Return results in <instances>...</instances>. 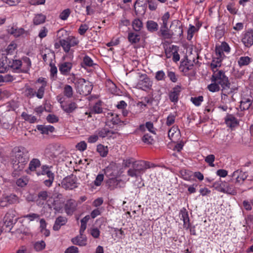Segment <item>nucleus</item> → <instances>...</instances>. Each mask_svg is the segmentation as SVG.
<instances>
[{
  "mask_svg": "<svg viewBox=\"0 0 253 253\" xmlns=\"http://www.w3.org/2000/svg\"><path fill=\"white\" fill-rule=\"evenodd\" d=\"M72 67L71 62H65L59 65V70L60 73L64 75H66L70 72Z\"/></svg>",
  "mask_w": 253,
  "mask_h": 253,
  "instance_id": "2eb2a0df",
  "label": "nucleus"
},
{
  "mask_svg": "<svg viewBox=\"0 0 253 253\" xmlns=\"http://www.w3.org/2000/svg\"><path fill=\"white\" fill-rule=\"evenodd\" d=\"M67 222V219L66 217L59 216L55 220L53 226V229L54 231H58L60 227L64 225Z\"/></svg>",
  "mask_w": 253,
  "mask_h": 253,
  "instance_id": "4468645a",
  "label": "nucleus"
},
{
  "mask_svg": "<svg viewBox=\"0 0 253 253\" xmlns=\"http://www.w3.org/2000/svg\"><path fill=\"white\" fill-rule=\"evenodd\" d=\"M187 60H188V59H187ZM193 68V64H189V62L187 61L186 63H185V65L183 67V68L182 70V71L186 74L189 71L192 70Z\"/></svg>",
  "mask_w": 253,
  "mask_h": 253,
  "instance_id": "603ef678",
  "label": "nucleus"
},
{
  "mask_svg": "<svg viewBox=\"0 0 253 253\" xmlns=\"http://www.w3.org/2000/svg\"><path fill=\"white\" fill-rule=\"evenodd\" d=\"M181 92V86L177 85L172 88V91L169 94V98L171 102L177 103L178 100V96Z\"/></svg>",
  "mask_w": 253,
  "mask_h": 253,
  "instance_id": "0eeeda50",
  "label": "nucleus"
},
{
  "mask_svg": "<svg viewBox=\"0 0 253 253\" xmlns=\"http://www.w3.org/2000/svg\"><path fill=\"white\" fill-rule=\"evenodd\" d=\"M149 163L144 161H137L132 163V168L129 169L127 174L130 177L137 178L149 168Z\"/></svg>",
  "mask_w": 253,
  "mask_h": 253,
  "instance_id": "7ed1b4c3",
  "label": "nucleus"
},
{
  "mask_svg": "<svg viewBox=\"0 0 253 253\" xmlns=\"http://www.w3.org/2000/svg\"><path fill=\"white\" fill-rule=\"evenodd\" d=\"M97 151L99 153L101 157H105L107 156L108 152L107 146L100 144L97 146Z\"/></svg>",
  "mask_w": 253,
  "mask_h": 253,
  "instance_id": "c85d7f7f",
  "label": "nucleus"
},
{
  "mask_svg": "<svg viewBox=\"0 0 253 253\" xmlns=\"http://www.w3.org/2000/svg\"><path fill=\"white\" fill-rule=\"evenodd\" d=\"M165 78V74L163 71H159L156 72L155 78L157 81L163 80Z\"/></svg>",
  "mask_w": 253,
  "mask_h": 253,
  "instance_id": "13d9d810",
  "label": "nucleus"
},
{
  "mask_svg": "<svg viewBox=\"0 0 253 253\" xmlns=\"http://www.w3.org/2000/svg\"><path fill=\"white\" fill-rule=\"evenodd\" d=\"M175 116L171 114L169 115L167 118L166 125L168 126L172 125L175 122Z\"/></svg>",
  "mask_w": 253,
  "mask_h": 253,
  "instance_id": "4d7b16f0",
  "label": "nucleus"
},
{
  "mask_svg": "<svg viewBox=\"0 0 253 253\" xmlns=\"http://www.w3.org/2000/svg\"><path fill=\"white\" fill-rule=\"evenodd\" d=\"M76 148L81 151H84L86 149V143L84 141H81L76 145Z\"/></svg>",
  "mask_w": 253,
  "mask_h": 253,
  "instance_id": "bf43d9fd",
  "label": "nucleus"
},
{
  "mask_svg": "<svg viewBox=\"0 0 253 253\" xmlns=\"http://www.w3.org/2000/svg\"><path fill=\"white\" fill-rule=\"evenodd\" d=\"M224 34V25L222 24L216 27L215 36L218 38L222 37Z\"/></svg>",
  "mask_w": 253,
  "mask_h": 253,
  "instance_id": "58836bf2",
  "label": "nucleus"
},
{
  "mask_svg": "<svg viewBox=\"0 0 253 253\" xmlns=\"http://www.w3.org/2000/svg\"><path fill=\"white\" fill-rule=\"evenodd\" d=\"M252 104L251 101L250 99H247L245 101H241L240 102V107L242 111L246 110L249 109Z\"/></svg>",
  "mask_w": 253,
  "mask_h": 253,
  "instance_id": "c9c22d12",
  "label": "nucleus"
},
{
  "mask_svg": "<svg viewBox=\"0 0 253 253\" xmlns=\"http://www.w3.org/2000/svg\"><path fill=\"white\" fill-rule=\"evenodd\" d=\"M95 65L93 62V60L88 55H85L83 58V62L81 63V66L83 68H85V66L92 67Z\"/></svg>",
  "mask_w": 253,
  "mask_h": 253,
  "instance_id": "393cba45",
  "label": "nucleus"
},
{
  "mask_svg": "<svg viewBox=\"0 0 253 253\" xmlns=\"http://www.w3.org/2000/svg\"><path fill=\"white\" fill-rule=\"evenodd\" d=\"M21 117L25 121H28L30 123H34L37 120V118L35 116L29 115L25 112H23L22 113Z\"/></svg>",
  "mask_w": 253,
  "mask_h": 253,
  "instance_id": "4c0bfd02",
  "label": "nucleus"
},
{
  "mask_svg": "<svg viewBox=\"0 0 253 253\" xmlns=\"http://www.w3.org/2000/svg\"><path fill=\"white\" fill-rule=\"evenodd\" d=\"M158 24L153 20H148L146 23V28L148 31L154 32L158 30Z\"/></svg>",
  "mask_w": 253,
  "mask_h": 253,
  "instance_id": "5701e85b",
  "label": "nucleus"
},
{
  "mask_svg": "<svg viewBox=\"0 0 253 253\" xmlns=\"http://www.w3.org/2000/svg\"><path fill=\"white\" fill-rule=\"evenodd\" d=\"M90 218V216L89 215H86L83 219H81V225L80 229V233L82 235L84 233V230L86 228V223L88 222V220Z\"/></svg>",
  "mask_w": 253,
  "mask_h": 253,
  "instance_id": "2f4dec72",
  "label": "nucleus"
},
{
  "mask_svg": "<svg viewBox=\"0 0 253 253\" xmlns=\"http://www.w3.org/2000/svg\"><path fill=\"white\" fill-rule=\"evenodd\" d=\"M38 198L43 201H45L48 198V193L46 191H41L38 194Z\"/></svg>",
  "mask_w": 253,
  "mask_h": 253,
  "instance_id": "052dcab7",
  "label": "nucleus"
},
{
  "mask_svg": "<svg viewBox=\"0 0 253 253\" xmlns=\"http://www.w3.org/2000/svg\"><path fill=\"white\" fill-rule=\"evenodd\" d=\"M78 248L75 246H72L66 250L65 253H78Z\"/></svg>",
  "mask_w": 253,
  "mask_h": 253,
  "instance_id": "774afa93",
  "label": "nucleus"
},
{
  "mask_svg": "<svg viewBox=\"0 0 253 253\" xmlns=\"http://www.w3.org/2000/svg\"><path fill=\"white\" fill-rule=\"evenodd\" d=\"M168 76L170 80L173 83H175L177 81V78L176 77L175 73L172 71L168 72Z\"/></svg>",
  "mask_w": 253,
  "mask_h": 253,
  "instance_id": "338daca9",
  "label": "nucleus"
},
{
  "mask_svg": "<svg viewBox=\"0 0 253 253\" xmlns=\"http://www.w3.org/2000/svg\"><path fill=\"white\" fill-rule=\"evenodd\" d=\"M45 247V243L43 241L37 242L34 245V248L37 251H41L42 250L44 249Z\"/></svg>",
  "mask_w": 253,
  "mask_h": 253,
  "instance_id": "49530a36",
  "label": "nucleus"
},
{
  "mask_svg": "<svg viewBox=\"0 0 253 253\" xmlns=\"http://www.w3.org/2000/svg\"><path fill=\"white\" fill-rule=\"evenodd\" d=\"M213 187L216 190L223 192L224 189L227 187V182L226 181H222L220 179L213 183Z\"/></svg>",
  "mask_w": 253,
  "mask_h": 253,
  "instance_id": "aec40b11",
  "label": "nucleus"
},
{
  "mask_svg": "<svg viewBox=\"0 0 253 253\" xmlns=\"http://www.w3.org/2000/svg\"><path fill=\"white\" fill-rule=\"evenodd\" d=\"M37 129L40 131L41 133L48 134L49 132H53L54 131V127L52 126L38 125Z\"/></svg>",
  "mask_w": 253,
  "mask_h": 253,
  "instance_id": "a211bd4d",
  "label": "nucleus"
},
{
  "mask_svg": "<svg viewBox=\"0 0 253 253\" xmlns=\"http://www.w3.org/2000/svg\"><path fill=\"white\" fill-rule=\"evenodd\" d=\"M171 37L172 36L181 37L183 35L182 25L179 20L173 21L170 25Z\"/></svg>",
  "mask_w": 253,
  "mask_h": 253,
  "instance_id": "423d86ee",
  "label": "nucleus"
},
{
  "mask_svg": "<svg viewBox=\"0 0 253 253\" xmlns=\"http://www.w3.org/2000/svg\"><path fill=\"white\" fill-rule=\"evenodd\" d=\"M128 40L131 43H136L140 41V35L134 33H130L128 35Z\"/></svg>",
  "mask_w": 253,
  "mask_h": 253,
  "instance_id": "cd10ccee",
  "label": "nucleus"
},
{
  "mask_svg": "<svg viewBox=\"0 0 253 253\" xmlns=\"http://www.w3.org/2000/svg\"><path fill=\"white\" fill-rule=\"evenodd\" d=\"M28 180L26 178H19L17 180L16 184L21 187H23L27 185Z\"/></svg>",
  "mask_w": 253,
  "mask_h": 253,
  "instance_id": "680f3d73",
  "label": "nucleus"
},
{
  "mask_svg": "<svg viewBox=\"0 0 253 253\" xmlns=\"http://www.w3.org/2000/svg\"><path fill=\"white\" fill-rule=\"evenodd\" d=\"M132 26L134 31L138 32L143 27V23L139 19L136 18L132 21Z\"/></svg>",
  "mask_w": 253,
  "mask_h": 253,
  "instance_id": "7c9ffc66",
  "label": "nucleus"
},
{
  "mask_svg": "<svg viewBox=\"0 0 253 253\" xmlns=\"http://www.w3.org/2000/svg\"><path fill=\"white\" fill-rule=\"evenodd\" d=\"M97 132V135L102 138H104L110 134L109 129L105 127L98 129Z\"/></svg>",
  "mask_w": 253,
  "mask_h": 253,
  "instance_id": "79ce46f5",
  "label": "nucleus"
},
{
  "mask_svg": "<svg viewBox=\"0 0 253 253\" xmlns=\"http://www.w3.org/2000/svg\"><path fill=\"white\" fill-rule=\"evenodd\" d=\"M248 176L246 172H243L239 169L235 171L232 175V177L236 179V182H240L241 180L243 182L247 178Z\"/></svg>",
  "mask_w": 253,
  "mask_h": 253,
  "instance_id": "9b49d317",
  "label": "nucleus"
},
{
  "mask_svg": "<svg viewBox=\"0 0 253 253\" xmlns=\"http://www.w3.org/2000/svg\"><path fill=\"white\" fill-rule=\"evenodd\" d=\"M92 87L89 84V83H87V84L86 83H84V84L82 86H81L80 89L78 90V92L81 94L86 95L90 93Z\"/></svg>",
  "mask_w": 253,
  "mask_h": 253,
  "instance_id": "412c9836",
  "label": "nucleus"
},
{
  "mask_svg": "<svg viewBox=\"0 0 253 253\" xmlns=\"http://www.w3.org/2000/svg\"><path fill=\"white\" fill-rule=\"evenodd\" d=\"M218 46L222 49L223 51L226 52H229L230 48L229 45L225 42H223L221 43L220 45H218Z\"/></svg>",
  "mask_w": 253,
  "mask_h": 253,
  "instance_id": "e2e57ef3",
  "label": "nucleus"
},
{
  "mask_svg": "<svg viewBox=\"0 0 253 253\" xmlns=\"http://www.w3.org/2000/svg\"><path fill=\"white\" fill-rule=\"evenodd\" d=\"M215 54H216V57H219V58H224L225 57V56L223 53V51L217 45H216V46H215Z\"/></svg>",
  "mask_w": 253,
  "mask_h": 253,
  "instance_id": "3c124183",
  "label": "nucleus"
},
{
  "mask_svg": "<svg viewBox=\"0 0 253 253\" xmlns=\"http://www.w3.org/2000/svg\"><path fill=\"white\" fill-rule=\"evenodd\" d=\"M77 204L75 200L70 199L66 202L65 205V210L68 214H72L76 210Z\"/></svg>",
  "mask_w": 253,
  "mask_h": 253,
  "instance_id": "1a4fd4ad",
  "label": "nucleus"
},
{
  "mask_svg": "<svg viewBox=\"0 0 253 253\" xmlns=\"http://www.w3.org/2000/svg\"><path fill=\"white\" fill-rule=\"evenodd\" d=\"M71 241L73 244L80 246H84L87 244L86 237L83 234L81 235L80 233V235L72 238Z\"/></svg>",
  "mask_w": 253,
  "mask_h": 253,
  "instance_id": "9d476101",
  "label": "nucleus"
},
{
  "mask_svg": "<svg viewBox=\"0 0 253 253\" xmlns=\"http://www.w3.org/2000/svg\"><path fill=\"white\" fill-rule=\"evenodd\" d=\"M14 216L12 211L7 212L3 218L4 225L6 227H10L13 224ZM11 229V228H10L9 232L10 231Z\"/></svg>",
  "mask_w": 253,
  "mask_h": 253,
  "instance_id": "f8f14e48",
  "label": "nucleus"
},
{
  "mask_svg": "<svg viewBox=\"0 0 253 253\" xmlns=\"http://www.w3.org/2000/svg\"><path fill=\"white\" fill-rule=\"evenodd\" d=\"M212 83L208 85V89L212 92L218 91L220 89L219 84L222 87V91H225L229 88V82L225 73L222 71H214L211 78Z\"/></svg>",
  "mask_w": 253,
  "mask_h": 253,
  "instance_id": "f03ea898",
  "label": "nucleus"
},
{
  "mask_svg": "<svg viewBox=\"0 0 253 253\" xmlns=\"http://www.w3.org/2000/svg\"><path fill=\"white\" fill-rule=\"evenodd\" d=\"M146 127L148 129V130L153 133V134H156L155 128L153 126V124L151 122H148L146 123L145 124Z\"/></svg>",
  "mask_w": 253,
  "mask_h": 253,
  "instance_id": "69168bd1",
  "label": "nucleus"
},
{
  "mask_svg": "<svg viewBox=\"0 0 253 253\" xmlns=\"http://www.w3.org/2000/svg\"><path fill=\"white\" fill-rule=\"evenodd\" d=\"M102 108L101 107V103L98 102L95 103V104L92 107L90 113L99 114L102 113Z\"/></svg>",
  "mask_w": 253,
  "mask_h": 253,
  "instance_id": "37998d69",
  "label": "nucleus"
},
{
  "mask_svg": "<svg viewBox=\"0 0 253 253\" xmlns=\"http://www.w3.org/2000/svg\"><path fill=\"white\" fill-rule=\"evenodd\" d=\"M71 11L70 9L67 8L62 11L60 14L59 17L63 20H66L70 15Z\"/></svg>",
  "mask_w": 253,
  "mask_h": 253,
  "instance_id": "09e8293b",
  "label": "nucleus"
},
{
  "mask_svg": "<svg viewBox=\"0 0 253 253\" xmlns=\"http://www.w3.org/2000/svg\"><path fill=\"white\" fill-rule=\"evenodd\" d=\"M121 181V179L118 180L116 178H110L107 182L108 184L109 188L110 190H113L117 187V186L119 184L120 182Z\"/></svg>",
  "mask_w": 253,
  "mask_h": 253,
  "instance_id": "c756f323",
  "label": "nucleus"
},
{
  "mask_svg": "<svg viewBox=\"0 0 253 253\" xmlns=\"http://www.w3.org/2000/svg\"><path fill=\"white\" fill-rule=\"evenodd\" d=\"M138 81L136 85L137 88L143 90H146L151 88L152 82L146 74L138 73Z\"/></svg>",
  "mask_w": 253,
  "mask_h": 253,
  "instance_id": "20e7f679",
  "label": "nucleus"
},
{
  "mask_svg": "<svg viewBox=\"0 0 253 253\" xmlns=\"http://www.w3.org/2000/svg\"><path fill=\"white\" fill-rule=\"evenodd\" d=\"M45 16L42 14H37L33 19V23L36 25L42 24L45 22Z\"/></svg>",
  "mask_w": 253,
  "mask_h": 253,
  "instance_id": "bb28decb",
  "label": "nucleus"
},
{
  "mask_svg": "<svg viewBox=\"0 0 253 253\" xmlns=\"http://www.w3.org/2000/svg\"><path fill=\"white\" fill-rule=\"evenodd\" d=\"M22 66V62L20 60H13L10 67L14 69H19Z\"/></svg>",
  "mask_w": 253,
  "mask_h": 253,
  "instance_id": "864d4df0",
  "label": "nucleus"
},
{
  "mask_svg": "<svg viewBox=\"0 0 253 253\" xmlns=\"http://www.w3.org/2000/svg\"><path fill=\"white\" fill-rule=\"evenodd\" d=\"M77 107L78 105L75 102H71L67 105H61L63 110L68 114L73 112Z\"/></svg>",
  "mask_w": 253,
  "mask_h": 253,
  "instance_id": "6ab92c4d",
  "label": "nucleus"
},
{
  "mask_svg": "<svg viewBox=\"0 0 253 253\" xmlns=\"http://www.w3.org/2000/svg\"><path fill=\"white\" fill-rule=\"evenodd\" d=\"M253 61V59L249 56H241L238 60V64L240 67L248 65Z\"/></svg>",
  "mask_w": 253,
  "mask_h": 253,
  "instance_id": "4be33fe9",
  "label": "nucleus"
},
{
  "mask_svg": "<svg viewBox=\"0 0 253 253\" xmlns=\"http://www.w3.org/2000/svg\"><path fill=\"white\" fill-rule=\"evenodd\" d=\"M180 215H181V219L183 221V225L187 229L190 227L189 217L188 211L185 208H183L180 211Z\"/></svg>",
  "mask_w": 253,
  "mask_h": 253,
  "instance_id": "ddd939ff",
  "label": "nucleus"
},
{
  "mask_svg": "<svg viewBox=\"0 0 253 253\" xmlns=\"http://www.w3.org/2000/svg\"><path fill=\"white\" fill-rule=\"evenodd\" d=\"M90 234L94 238H98L100 235V231L97 228H92L90 230Z\"/></svg>",
  "mask_w": 253,
  "mask_h": 253,
  "instance_id": "0e129e2a",
  "label": "nucleus"
},
{
  "mask_svg": "<svg viewBox=\"0 0 253 253\" xmlns=\"http://www.w3.org/2000/svg\"><path fill=\"white\" fill-rule=\"evenodd\" d=\"M13 152L15 155L11 158L13 169L12 175L17 177L20 175L29 161L28 151L23 147H18L14 148Z\"/></svg>",
  "mask_w": 253,
  "mask_h": 253,
  "instance_id": "f257e3e1",
  "label": "nucleus"
},
{
  "mask_svg": "<svg viewBox=\"0 0 253 253\" xmlns=\"http://www.w3.org/2000/svg\"><path fill=\"white\" fill-rule=\"evenodd\" d=\"M242 41L247 47H250L253 44V31L251 30L246 32Z\"/></svg>",
  "mask_w": 253,
  "mask_h": 253,
  "instance_id": "6e6552de",
  "label": "nucleus"
},
{
  "mask_svg": "<svg viewBox=\"0 0 253 253\" xmlns=\"http://www.w3.org/2000/svg\"><path fill=\"white\" fill-rule=\"evenodd\" d=\"M160 32L162 35L166 39H171L172 38L170 29H160Z\"/></svg>",
  "mask_w": 253,
  "mask_h": 253,
  "instance_id": "a18cd8bd",
  "label": "nucleus"
},
{
  "mask_svg": "<svg viewBox=\"0 0 253 253\" xmlns=\"http://www.w3.org/2000/svg\"><path fill=\"white\" fill-rule=\"evenodd\" d=\"M143 142L147 144H152L154 142V140L152 136L148 133L145 134L142 139Z\"/></svg>",
  "mask_w": 253,
  "mask_h": 253,
  "instance_id": "ea45409f",
  "label": "nucleus"
},
{
  "mask_svg": "<svg viewBox=\"0 0 253 253\" xmlns=\"http://www.w3.org/2000/svg\"><path fill=\"white\" fill-rule=\"evenodd\" d=\"M104 179L103 174H99L97 175L95 180L94 181L92 184H93L96 186L101 185L102 182Z\"/></svg>",
  "mask_w": 253,
  "mask_h": 253,
  "instance_id": "de8ad7c7",
  "label": "nucleus"
},
{
  "mask_svg": "<svg viewBox=\"0 0 253 253\" xmlns=\"http://www.w3.org/2000/svg\"><path fill=\"white\" fill-rule=\"evenodd\" d=\"M77 178L75 175L72 174L65 177L62 180L61 187L65 189H73L77 187Z\"/></svg>",
  "mask_w": 253,
  "mask_h": 253,
  "instance_id": "39448f33",
  "label": "nucleus"
},
{
  "mask_svg": "<svg viewBox=\"0 0 253 253\" xmlns=\"http://www.w3.org/2000/svg\"><path fill=\"white\" fill-rule=\"evenodd\" d=\"M88 29V25L86 24H81L78 29V32L81 35L83 36L85 34Z\"/></svg>",
  "mask_w": 253,
  "mask_h": 253,
  "instance_id": "6e6d98bb",
  "label": "nucleus"
},
{
  "mask_svg": "<svg viewBox=\"0 0 253 253\" xmlns=\"http://www.w3.org/2000/svg\"><path fill=\"white\" fill-rule=\"evenodd\" d=\"M215 160V156L213 154H210L208 155L205 159V161L206 163H207L211 167H214V165L213 164V162Z\"/></svg>",
  "mask_w": 253,
  "mask_h": 253,
  "instance_id": "c03bdc74",
  "label": "nucleus"
},
{
  "mask_svg": "<svg viewBox=\"0 0 253 253\" xmlns=\"http://www.w3.org/2000/svg\"><path fill=\"white\" fill-rule=\"evenodd\" d=\"M46 120L49 123H54L58 121V118L53 114H49L46 117Z\"/></svg>",
  "mask_w": 253,
  "mask_h": 253,
  "instance_id": "5fc2aeb1",
  "label": "nucleus"
},
{
  "mask_svg": "<svg viewBox=\"0 0 253 253\" xmlns=\"http://www.w3.org/2000/svg\"><path fill=\"white\" fill-rule=\"evenodd\" d=\"M223 193L231 195H236L237 194V191L234 186L229 185L227 182V187L224 189Z\"/></svg>",
  "mask_w": 253,
  "mask_h": 253,
  "instance_id": "473e14b6",
  "label": "nucleus"
},
{
  "mask_svg": "<svg viewBox=\"0 0 253 253\" xmlns=\"http://www.w3.org/2000/svg\"><path fill=\"white\" fill-rule=\"evenodd\" d=\"M41 166V162L38 159H33L29 163V169L30 171H35L36 169L39 168Z\"/></svg>",
  "mask_w": 253,
  "mask_h": 253,
  "instance_id": "b1692460",
  "label": "nucleus"
},
{
  "mask_svg": "<svg viewBox=\"0 0 253 253\" xmlns=\"http://www.w3.org/2000/svg\"><path fill=\"white\" fill-rule=\"evenodd\" d=\"M59 42H60V44H61V46L62 47L64 51L66 53L69 52L71 47V43L69 42V38H68L67 40L60 39L59 40Z\"/></svg>",
  "mask_w": 253,
  "mask_h": 253,
  "instance_id": "a878e982",
  "label": "nucleus"
},
{
  "mask_svg": "<svg viewBox=\"0 0 253 253\" xmlns=\"http://www.w3.org/2000/svg\"><path fill=\"white\" fill-rule=\"evenodd\" d=\"M46 86V84H42V85L39 88L38 92L36 93L37 97L41 99L43 97L45 87Z\"/></svg>",
  "mask_w": 253,
  "mask_h": 253,
  "instance_id": "8fccbe9b",
  "label": "nucleus"
},
{
  "mask_svg": "<svg viewBox=\"0 0 253 253\" xmlns=\"http://www.w3.org/2000/svg\"><path fill=\"white\" fill-rule=\"evenodd\" d=\"M64 94L67 98H71L73 94V90L72 86L70 85L66 84L64 87Z\"/></svg>",
  "mask_w": 253,
  "mask_h": 253,
  "instance_id": "f704fd0d",
  "label": "nucleus"
},
{
  "mask_svg": "<svg viewBox=\"0 0 253 253\" xmlns=\"http://www.w3.org/2000/svg\"><path fill=\"white\" fill-rule=\"evenodd\" d=\"M225 122L226 125L231 127H234L239 124L237 119L231 114H228L226 116L225 118Z\"/></svg>",
  "mask_w": 253,
  "mask_h": 253,
  "instance_id": "dca6fc26",
  "label": "nucleus"
},
{
  "mask_svg": "<svg viewBox=\"0 0 253 253\" xmlns=\"http://www.w3.org/2000/svg\"><path fill=\"white\" fill-rule=\"evenodd\" d=\"M191 102L196 106H199L203 101L204 97L203 96H199L198 97H191Z\"/></svg>",
  "mask_w": 253,
  "mask_h": 253,
  "instance_id": "a19ab883",
  "label": "nucleus"
},
{
  "mask_svg": "<svg viewBox=\"0 0 253 253\" xmlns=\"http://www.w3.org/2000/svg\"><path fill=\"white\" fill-rule=\"evenodd\" d=\"M71 82L74 84L75 87L78 90L80 89L84 83H86V81L84 79L76 77L74 74L72 75Z\"/></svg>",
  "mask_w": 253,
  "mask_h": 253,
  "instance_id": "f3484780",
  "label": "nucleus"
},
{
  "mask_svg": "<svg viewBox=\"0 0 253 253\" xmlns=\"http://www.w3.org/2000/svg\"><path fill=\"white\" fill-rule=\"evenodd\" d=\"M106 87H107L108 91L112 94L117 93V87L116 84H114L112 81L108 82L106 84Z\"/></svg>",
  "mask_w": 253,
  "mask_h": 253,
  "instance_id": "72a5a7b5",
  "label": "nucleus"
},
{
  "mask_svg": "<svg viewBox=\"0 0 253 253\" xmlns=\"http://www.w3.org/2000/svg\"><path fill=\"white\" fill-rule=\"evenodd\" d=\"M5 196V200H7L9 205L13 204L18 202V197L14 194H10Z\"/></svg>",
  "mask_w": 253,
  "mask_h": 253,
  "instance_id": "e433bc0d",
  "label": "nucleus"
}]
</instances>
